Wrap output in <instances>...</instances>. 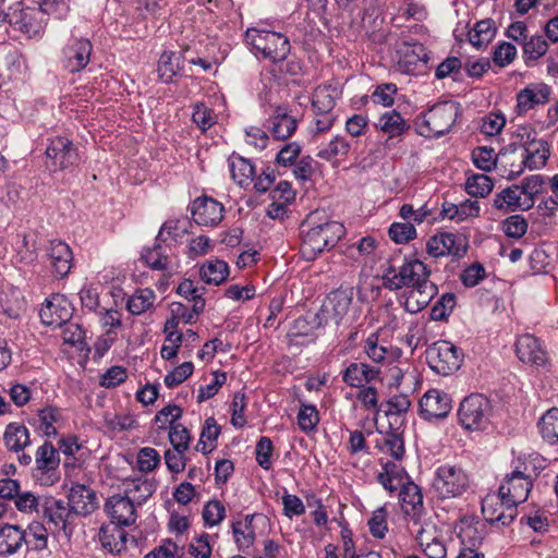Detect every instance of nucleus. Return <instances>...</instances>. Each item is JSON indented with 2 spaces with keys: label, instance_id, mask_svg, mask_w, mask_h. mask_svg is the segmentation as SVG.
I'll return each instance as SVG.
<instances>
[{
  "label": "nucleus",
  "instance_id": "nucleus-19",
  "mask_svg": "<svg viewBox=\"0 0 558 558\" xmlns=\"http://www.w3.org/2000/svg\"><path fill=\"white\" fill-rule=\"evenodd\" d=\"M515 352L520 361L526 364L542 366L547 361V352L532 335H523L517 340Z\"/></svg>",
  "mask_w": 558,
  "mask_h": 558
},
{
  "label": "nucleus",
  "instance_id": "nucleus-33",
  "mask_svg": "<svg viewBox=\"0 0 558 558\" xmlns=\"http://www.w3.org/2000/svg\"><path fill=\"white\" fill-rule=\"evenodd\" d=\"M377 375L378 371L367 364L352 363L345 368L342 378L351 387H362Z\"/></svg>",
  "mask_w": 558,
  "mask_h": 558
},
{
  "label": "nucleus",
  "instance_id": "nucleus-32",
  "mask_svg": "<svg viewBox=\"0 0 558 558\" xmlns=\"http://www.w3.org/2000/svg\"><path fill=\"white\" fill-rule=\"evenodd\" d=\"M156 490V485L147 478L130 480L124 483V495L136 506L144 504Z\"/></svg>",
  "mask_w": 558,
  "mask_h": 558
},
{
  "label": "nucleus",
  "instance_id": "nucleus-7",
  "mask_svg": "<svg viewBox=\"0 0 558 558\" xmlns=\"http://www.w3.org/2000/svg\"><path fill=\"white\" fill-rule=\"evenodd\" d=\"M429 367L437 374L447 376L461 366V354L456 345L449 341H437L426 351Z\"/></svg>",
  "mask_w": 558,
  "mask_h": 558
},
{
  "label": "nucleus",
  "instance_id": "nucleus-29",
  "mask_svg": "<svg viewBox=\"0 0 558 558\" xmlns=\"http://www.w3.org/2000/svg\"><path fill=\"white\" fill-rule=\"evenodd\" d=\"M498 165L504 169V175L508 179L519 177L525 168L527 162L520 151V148H509L498 155Z\"/></svg>",
  "mask_w": 558,
  "mask_h": 558
},
{
  "label": "nucleus",
  "instance_id": "nucleus-4",
  "mask_svg": "<svg viewBox=\"0 0 558 558\" xmlns=\"http://www.w3.org/2000/svg\"><path fill=\"white\" fill-rule=\"evenodd\" d=\"M245 39L248 45L271 62L283 61L290 53L289 39L281 33L251 27L245 33Z\"/></svg>",
  "mask_w": 558,
  "mask_h": 558
},
{
  "label": "nucleus",
  "instance_id": "nucleus-26",
  "mask_svg": "<svg viewBox=\"0 0 558 558\" xmlns=\"http://www.w3.org/2000/svg\"><path fill=\"white\" fill-rule=\"evenodd\" d=\"M128 533L121 525L108 523L100 527L99 541L105 549L111 554H120L125 549Z\"/></svg>",
  "mask_w": 558,
  "mask_h": 558
},
{
  "label": "nucleus",
  "instance_id": "nucleus-24",
  "mask_svg": "<svg viewBox=\"0 0 558 558\" xmlns=\"http://www.w3.org/2000/svg\"><path fill=\"white\" fill-rule=\"evenodd\" d=\"M64 51L66 58L65 66L70 72H77L88 64L92 44L87 39H76Z\"/></svg>",
  "mask_w": 558,
  "mask_h": 558
},
{
  "label": "nucleus",
  "instance_id": "nucleus-48",
  "mask_svg": "<svg viewBox=\"0 0 558 558\" xmlns=\"http://www.w3.org/2000/svg\"><path fill=\"white\" fill-rule=\"evenodd\" d=\"M548 49L547 41L541 35L532 36L523 43V54L526 63L536 61L543 57Z\"/></svg>",
  "mask_w": 558,
  "mask_h": 558
},
{
  "label": "nucleus",
  "instance_id": "nucleus-16",
  "mask_svg": "<svg viewBox=\"0 0 558 558\" xmlns=\"http://www.w3.org/2000/svg\"><path fill=\"white\" fill-rule=\"evenodd\" d=\"M41 322L48 326H62L71 317V310L68 300L61 294H53L40 308Z\"/></svg>",
  "mask_w": 558,
  "mask_h": 558
},
{
  "label": "nucleus",
  "instance_id": "nucleus-47",
  "mask_svg": "<svg viewBox=\"0 0 558 558\" xmlns=\"http://www.w3.org/2000/svg\"><path fill=\"white\" fill-rule=\"evenodd\" d=\"M416 539L428 558H444L446 556V547L444 544L436 538L429 539L425 529L417 531Z\"/></svg>",
  "mask_w": 558,
  "mask_h": 558
},
{
  "label": "nucleus",
  "instance_id": "nucleus-58",
  "mask_svg": "<svg viewBox=\"0 0 558 558\" xmlns=\"http://www.w3.org/2000/svg\"><path fill=\"white\" fill-rule=\"evenodd\" d=\"M502 229L508 236L519 239L526 233L527 222L522 216L513 215L504 221Z\"/></svg>",
  "mask_w": 558,
  "mask_h": 558
},
{
  "label": "nucleus",
  "instance_id": "nucleus-6",
  "mask_svg": "<svg viewBox=\"0 0 558 558\" xmlns=\"http://www.w3.org/2000/svg\"><path fill=\"white\" fill-rule=\"evenodd\" d=\"M47 167L52 171H62L78 166L81 156L77 147L64 136L50 140L46 148Z\"/></svg>",
  "mask_w": 558,
  "mask_h": 558
},
{
  "label": "nucleus",
  "instance_id": "nucleus-37",
  "mask_svg": "<svg viewBox=\"0 0 558 558\" xmlns=\"http://www.w3.org/2000/svg\"><path fill=\"white\" fill-rule=\"evenodd\" d=\"M229 275L228 264L221 259L208 260L199 269V276L208 284H220Z\"/></svg>",
  "mask_w": 558,
  "mask_h": 558
},
{
  "label": "nucleus",
  "instance_id": "nucleus-28",
  "mask_svg": "<svg viewBox=\"0 0 558 558\" xmlns=\"http://www.w3.org/2000/svg\"><path fill=\"white\" fill-rule=\"evenodd\" d=\"M256 518L257 515L255 514H247L243 519L232 523L233 539L239 550L245 551L254 544L255 530L253 521Z\"/></svg>",
  "mask_w": 558,
  "mask_h": 558
},
{
  "label": "nucleus",
  "instance_id": "nucleus-39",
  "mask_svg": "<svg viewBox=\"0 0 558 558\" xmlns=\"http://www.w3.org/2000/svg\"><path fill=\"white\" fill-rule=\"evenodd\" d=\"M542 438L550 444L558 442V409L551 408L546 411L537 423Z\"/></svg>",
  "mask_w": 558,
  "mask_h": 558
},
{
  "label": "nucleus",
  "instance_id": "nucleus-10",
  "mask_svg": "<svg viewBox=\"0 0 558 558\" xmlns=\"http://www.w3.org/2000/svg\"><path fill=\"white\" fill-rule=\"evenodd\" d=\"M532 488V482L521 471H513L507 475L504 483L500 485L498 493L505 499L506 505L517 506L524 502Z\"/></svg>",
  "mask_w": 558,
  "mask_h": 558
},
{
  "label": "nucleus",
  "instance_id": "nucleus-49",
  "mask_svg": "<svg viewBox=\"0 0 558 558\" xmlns=\"http://www.w3.org/2000/svg\"><path fill=\"white\" fill-rule=\"evenodd\" d=\"M180 64V57L175 56L173 52H163L160 56L159 62H158V74L159 77L165 82L168 83L172 80V77L175 75Z\"/></svg>",
  "mask_w": 558,
  "mask_h": 558
},
{
  "label": "nucleus",
  "instance_id": "nucleus-35",
  "mask_svg": "<svg viewBox=\"0 0 558 558\" xmlns=\"http://www.w3.org/2000/svg\"><path fill=\"white\" fill-rule=\"evenodd\" d=\"M350 148V142L344 136L337 135L319 148L317 157L335 163L340 157H345Z\"/></svg>",
  "mask_w": 558,
  "mask_h": 558
},
{
  "label": "nucleus",
  "instance_id": "nucleus-56",
  "mask_svg": "<svg viewBox=\"0 0 558 558\" xmlns=\"http://www.w3.org/2000/svg\"><path fill=\"white\" fill-rule=\"evenodd\" d=\"M226 515L225 506L218 500L208 501L203 509V519L207 525H218Z\"/></svg>",
  "mask_w": 558,
  "mask_h": 558
},
{
  "label": "nucleus",
  "instance_id": "nucleus-14",
  "mask_svg": "<svg viewBox=\"0 0 558 558\" xmlns=\"http://www.w3.org/2000/svg\"><path fill=\"white\" fill-rule=\"evenodd\" d=\"M451 409V398L448 393L438 389L426 391L420 400L421 415L427 421L444 418Z\"/></svg>",
  "mask_w": 558,
  "mask_h": 558
},
{
  "label": "nucleus",
  "instance_id": "nucleus-54",
  "mask_svg": "<svg viewBox=\"0 0 558 558\" xmlns=\"http://www.w3.org/2000/svg\"><path fill=\"white\" fill-rule=\"evenodd\" d=\"M169 440L175 450L186 451L190 447L191 436L185 426L177 423L170 427Z\"/></svg>",
  "mask_w": 558,
  "mask_h": 558
},
{
  "label": "nucleus",
  "instance_id": "nucleus-52",
  "mask_svg": "<svg viewBox=\"0 0 558 558\" xmlns=\"http://www.w3.org/2000/svg\"><path fill=\"white\" fill-rule=\"evenodd\" d=\"M389 236L396 243H408L416 236V229L411 222H393L389 228Z\"/></svg>",
  "mask_w": 558,
  "mask_h": 558
},
{
  "label": "nucleus",
  "instance_id": "nucleus-61",
  "mask_svg": "<svg viewBox=\"0 0 558 558\" xmlns=\"http://www.w3.org/2000/svg\"><path fill=\"white\" fill-rule=\"evenodd\" d=\"M159 462V453L154 448L145 447L137 453V465L142 472H151Z\"/></svg>",
  "mask_w": 558,
  "mask_h": 558
},
{
  "label": "nucleus",
  "instance_id": "nucleus-12",
  "mask_svg": "<svg viewBox=\"0 0 558 558\" xmlns=\"http://www.w3.org/2000/svg\"><path fill=\"white\" fill-rule=\"evenodd\" d=\"M500 494H488L482 501V513L492 524L509 525L517 515L514 506L506 505Z\"/></svg>",
  "mask_w": 558,
  "mask_h": 558
},
{
  "label": "nucleus",
  "instance_id": "nucleus-13",
  "mask_svg": "<svg viewBox=\"0 0 558 558\" xmlns=\"http://www.w3.org/2000/svg\"><path fill=\"white\" fill-rule=\"evenodd\" d=\"M75 514L71 508L62 501L54 498H49L44 505V517L47 523L54 532H63L66 537L72 534V519Z\"/></svg>",
  "mask_w": 558,
  "mask_h": 558
},
{
  "label": "nucleus",
  "instance_id": "nucleus-53",
  "mask_svg": "<svg viewBox=\"0 0 558 558\" xmlns=\"http://www.w3.org/2000/svg\"><path fill=\"white\" fill-rule=\"evenodd\" d=\"M38 416L40 430L48 437L54 436L57 434L54 423L60 418V412L52 407H47L39 411Z\"/></svg>",
  "mask_w": 558,
  "mask_h": 558
},
{
  "label": "nucleus",
  "instance_id": "nucleus-44",
  "mask_svg": "<svg viewBox=\"0 0 558 558\" xmlns=\"http://www.w3.org/2000/svg\"><path fill=\"white\" fill-rule=\"evenodd\" d=\"M35 462L38 470H54L60 462L59 453L51 444L45 442L37 449Z\"/></svg>",
  "mask_w": 558,
  "mask_h": 558
},
{
  "label": "nucleus",
  "instance_id": "nucleus-57",
  "mask_svg": "<svg viewBox=\"0 0 558 558\" xmlns=\"http://www.w3.org/2000/svg\"><path fill=\"white\" fill-rule=\"evenodd\" d=\"M456 306V295L453 293L444 294L433 306L430 316L434 320L445 319Z\"/></svg>",
  "mask_w": 558,
  "mask_h": 558
},
{
  "label": "nucleus",
  "instance_id": "nucleus-64",
  "mask_svg": "<svg viewBox=\"0 0 558 558\" xmlns=\"http://www.w3.org/2000/svg\"><path fill=\"white\" fill-rule=\"evenodd\" d=\"M271 201L290 205L295 199V191L288 181H280L270 192Z\"/></svg>",
  "mask_w": 558,
  "mask_h": 558
},
{
  "label": "nucleus",
  "instance_id": "nucleus-63",
  "mask_svg": "<svg viewBox=\"0 0 558 558\" xmlns=\"http://www.w3.org/2000/svg\"><path fill=\"white\" fill-rule=\"evenodd\" d=\"M517 56V48L510 43H502L494 50L493 60L498 66H506L511 63Z\"/></svg>",
  "mask_w": 558,
  "mask_h": 558
},
{
  "label": "nucleus",
  "instance_id": "nucleus-8",
  "mask_svg": "<svg viewBox=\"0 0 558 558\" xmlns=\"http://www.w3.org/2000/svg\"><path fill=\"white\" fill-rule=\"evenodd\" d=\"M489 401L482 395H471L463 399L458 415L461 425L469 430H480L488 422Z\"/></svg>",
  "mask_w": 558,
  "mask_h": 558
},
{
  "label": "nucleus",
  "instance_id": "nucleus-41",
  "mask_svg": "<svg viewBox=\"0 0 558 558\" xmlns=\"http://www.w3.org/2000/svg\"><path fill=\"white\" fill-rule=\"evenodd\" d=\"M155 300L151 289H138L128 300L126 307L133 315H141L153 307Z\"/></svg>",
  "mask_w": 558,
  "mask_h": 558
},
{
  "label": "nucleus",
  "instance_id": "nucleus-30",
  "mask_svg": "<svg viewBox=\"0 0 558 558\" xmlns=\"http://www.w3.org/2000/svg\"><path fill=\"white\" fill-rule=\"evenodd\" d=\"M520 151L527 162V168L538 169L545 166L549 157V146L547 142L543 140H532L527 142L524 148H520Z\"/></svg>",
  "mask_w": 558,
  "mask_h": 558
},
{
  "label": "nucleus",
  "instance_id": "nucleus-46",
  "mask_svg": "<svg viewBox=\"0 0 558 558\" xmlns=\"http://www.w3.org/2000/svg\"><path fill=\"white\" fill-rule=\"evenodd\" d=\"M493 181L486 174H474L468 178L465 190L469 195L474 197H485L493 190Z\"/></svg>",
  "mask_w": 558,
  "mask_h": 558
},
{
  "label": "nucleus",
  "instance_id": "nucleus-23",
  "mask_svg": "<svg viewBox=\"0 0 558 558\" xmlns=\"http://www.w3.org/2000/svg\"><path fill=\"white\" fill-rule=\"evenodd\" d=\"M298 121L289 114L288 109L278 106L269 120V132L277 140H287L296 130Z\"/></svg>",
  "mask_w": 558,
  "mask_h": 558
},
{
  "label": "nucleus",
  "instance_id": "nucleus-9",
  "mask_svg": "<svg viewBox=\"0 0 558 558\" xmlns=\"http://www.w3.org/2000/svg\"><path fill=\"white\" fill-rule=\"evenodd\" d=\"M47 14L37 7L15 9L9 13L8 23L28 37L38 35L47 23Z\"/></svg>",
  "mask_w": 558,
  "mask_h": 558
},
{
  "label": "nucleus",
  "instance_id": "nucleus-36",
  "mask_svg": "<svg viewBox=\"0 0 558 558\" xmlns=\"http://www.w3.org/2000/svg\"><path fill=\"white\" fill-rule=\"evenodd\" d=\"M399 498L401 507L407 514H410L411 512L415 513L423 507V495L421 489L412 482H408L402 485Z\"/></svg>",
  "mask_w": 558,
  "mask_h": 558
},
{
  "label": "nucleus",
  "instance_id": "nucleus-45",
  "mask_svg": "<svg viewBox=\"0 0 558 558\" xmlns=\"http://www.w3.org/2000/svg\"><path fill=\"white\" fill-rule=\"evenodd\" d=\"M378 128L390 136H397L403 133L407 128L404 119L397 111L384 113L378 120Z\"/></svg>",
  "mask_w": 558,
  "mask_h": 558
},
{
  "label": "nucleus",
  "instance_id": "nucleus-43",
  "mask_svg": "<svg viewBox=\"0 0 558 558\" xmlns=\"http://www.w3.org/2000/svg\"><path fill=\"white\" fill-rule=\"evenodd\" d=\"M335 89L330 86H318L313 94L312 106L314 112L332 111L336 105Z\"/></svg>",
  "mask_w": 558,
  "mask_h": 558
},
{
  "label": "nucleus",
  "instance_id": "nucleus-21",
  "mask_svg": "<svg viewBox=\"0 0 558 558\" xmlns=\"http://www.w3.org/2000/svg\"><path fill=\"white\" fill-rule=\"evenodd\" d=\"M352 299V292L348 290H337L331 292L322 307V312L325 314L326 319H330L338 325L348 314Z\"/></svg>",
  "mask_w": 558,
  "mask_h": 558
},
{
  "label": "nucleus",
  "instance_id": "nucleus-50",
  "mask_svg": "<svg viewBox=\"0 0 558 558\" xmlns=\"http://www.w3.org/2000/svg\"><path fill=\"white\" fill-rule=\"evenodd\" d=\"M142 259L148 265L151 269L155 270H165L168 268L169 258L163 253L162 247L160 245H155L154 247L145 248L142 253Z\"/></svg>",
  "mask_w": 558,
  "mask_h": 558
},
{
  "label": "nucleus",
  "instance_id": "nucleus-62",
  "mask_svg": "<svg viewBox=\"0 0 558 558\" xmlns=\"http://www.w3.org/2000/svg\"><path fill=\"white\" fill-rule=\"evenodd\" d=\"M194 366L192 362H184L165 377L167 387L172 388L182 384L193 373Z\"/></svg>",
  "mask_w": 558,
  "mask_h": 558
},
{
  "label": "nucleus",
  "instance_id": "nucleus-42",
  "mask_svg": "<svg viewBox=\"0 0 558 558\" xmlns=\"http://www.w3.org/2000/svg\"><path fill=\"white\" fill-rule=\"evenodd\" d=\"M495 28L490 20L480 21L469 34V40L472 46L481 49L486 47L495 36Z\"/></svg>",
  "mask_w": 558,
  "mask_h": 558
},
{
  "label": "nucleus",
  "instance_id": "nucleus-59",
  "mask_svg": "<svg viewBox=\"0 0 558 558\" xmlns=\"http://www.w3.org/2000/svg\"><path fill=\"white\" fill-rule=\"evenodd\" d=\"M182 415V410L180 407L175 404H169L161 409L155 416V423L157 424L158 428L162 429L166 428L168 425L170 427L175 423L178 418H180Z\"/></svg>",
  "mask_w": 558,
  "mask_h": 558
},
{
  "label": "nucleus",
  "instance_id": "nucleus-25",
  "mask_svg": "<svg viewBox=\"0 0 558 558\" xmlns=\"http://www.w3.org/2000/svg\"><path fill=\"white\" fill-rule=\"evenodd\" d=\"M550 88L545 84L525 87L517 95V108L520 113L533 109L537 105L546 104L549 99Z\"/></svg>",
  "mask_w": 558,
  "mask_h": 558
},
{
  "label": "nucleus",
  "instance_id": "nucleus-31",
  "mask_svg": "<svg viewBox=\"0 0 558 558\" xmlns=\"http://www.w3.org/2000/svg\"><path fill=\"white\" fill-rule=\"evenodd\" d=\"M25 542V532L16 525L7 524L0 529V555L15 554Z\"/></svg>",
  "mask_w": 558,
  "mask_h": 558
},
{
  "label": "nucleus",
  "instance_id": "nucleus-5",
  "mask_svg": "<svg viewBox=\"0 0 558 558\" xmlns=\"http://www.w3.org/2000/svg\"><path fill=\"white\" fill-rule=\"evenodd\" d=\"M432 487L440 499L457 498L469 489L470 478L462 468L445 464L437 469Z\"/></svg>",
  "mask_w": 558,
  "mask_h": 558
},
{
  "label": "nucleus",
  "instance_id": "nucleus-51",
  "mask_svg": "<svg viewBox=\"0 0 558 558\" xmlns=\"http://www.w3.org/2000/svg\"><path fill=\"white\" fill-rule=\"evenodd\" d=\"M474 165L484 170L490 171L494 167L498 166V155H495L493 148L477 147L472 153Z\"/></svg>",
  "mask_w": 558,
  "mask_h": 558
},
{
  "label": "nucleus",
  "instance_id": "nucleus-11",
  "mask_svg": "<svg viewBox=\"0 0 558 558\" xmlns=\"http://www.w3.org/2000/svg\"><path fill=\"white\" fill-rule=\"evenodd\" d=\"M426 252L436 258L447 255L461 257L466 253V243L464 239L453 233H439L427 240Z\"/></svg>",
  "mask_w": 558,
  "mask_h": 558
},
{
  "label": "nucleus",
  "instance_id": "nucleus-17",
  "mask_svg": "<svg viewBox=\"0 0 558 558\" xmlns=\"http://www.w3.org/2000/svg\"><path fill=\"white\" fill-rule=\"evenodd\" d=\"M192 216L197 225L216 226L223 218V206L214 198L198 197L193 203Z\"/></svg>",
  "mask_w": 558,
  "mask_h": 558
},
{
  "label": "nucleus",
  "instance_id": "nucleus-55",
  "mask_svg": "<svg viewBox=\"0 0 558 558\" xmlns=\"http://www.w3.org/2000/svg\"><path fill=\"white\" fill-rule=\"evenodd\" d=\"M192 120L203 132H205L216 123V116L211 109L206 107L204 104L198 102L194 107Z\"/></svg>",
  "mask_w": 558,
  "mask_h": 558
},
{
  "label": "nucleus",
  "instance_id": "nucleus-20",
  "mask_svg": "<svg viewBox=\"0 0 558 558\" xmlns=\"http://www.w3.org/2000/svg\"><path fill=\"white\" fill-rule=\"evenodd\" d=\"M397 54L398 65L407 73L415 71L420 63L426 64L428 61L425 48L420 43H399Z\"/></svg>",
  "mask_w": 558,
  "mask_h": 558
},
{
  "label": "nucleus",
  "instance_id": "nucleus-3",
  "mask_svg": "<svg viewBox=\"0 0 558 558\" xmlns=\"http://www.w3.org/2000/svg\"><path fill=\"white\" fill-rule=\"evenodd\" d=\"M459 113V106L452 101H444L433 106L416 120L420 135L425 137H439L448 133L454 124Z\"/></svg>",
  "mask_w": 558,
  "mask_h": 558
},
{
  "label": "nucleus",
  "instance_id": "nucleus-15",
  "mask_svg": "<svg viewBox=\"0 0 558 558\" xmlns=\"http://www.w3.org/2000/svg\"><path fill=\"white\" fill-rule=\"evenodd\" d=\"M136 505L124 494L113 495L107 499L105 510L111 519V523L129 526L136 520Z\"/></svg>",
  "mask_w": 558,
  "mask_h": 558
},
{
  "label": "nucleus",
  "instance_id": "nucleus-22",
  "mask_svg": "<svg viewBox=\"0 0 558 558\" xmlns=\"http://www.w3.org/2000/svg\"><path fill=\"white\" fill-rule=\"evenodd\" d=\"M48 255L54 275L60 278L68 276L73 260L70 246L63 241L53 240L50 242Z\"/></svg>",
  "mask_w": 558,
  "mask_h": 558
},
{
  "label": "nucleus",
  "instance_id": "nucleus-1",
  "mask_svg": "<svg viewBox=\"0 0 558 558\" xmlns=\"http://www.w3.org/2000/svg\"><path fill=\"white\" fill-rule=\"evenodd\" d=\"M430 270L418 260L403 263L398 269L389 267L384 276V284L391 291L405 288L404 310L411 314L425 308L438 292L437 286L429 279Z\"/></svg>",
  "mask_w": 558,
  "mask_h": 558
},
{
  "label": "nucleus",
  "instance_id": "nucleus-60",
  "mask_svg": "<svg viewBox=\"0 0 558 558\" xmlns=\"http://www.w3.org/2000/svg\"><path fill=\"white\" fill-rule=\"evenodd\" d=\"M301 154V146L296 142L284 144L276 156V162L282 167L292 166Z\"/></svg>",
  "mask_w": 558,
  "mask_h": 558
},
{
  "label": "nucleus",
  "instance_id": "nucleus-40",
  "mask_svg": "<svg viewBox=\"0 0 558 558\" xmlns=\"http://www.w3.org/2000/svg\"><path fill=\"white\" fill-rule=\"evenodd\" d=\"M230 171L233 180L240 186H247L254 180L255 168L248 159L233 157L230 161Z\"/></svg>",
  "mask_w": 558,
  "mask_h": 558
},
{
  "label": "nucleus",
  "instance_id": "nucleus-27",
  "mask_svg": "<svg viewBox=\"0 0 558 558\" xmlns=\"http://www.w3.org/2000/svg\"><path fill=\"white\" fill-rule=\"evenodd\" d=\"M364 351L367 356L376 363L392 362L399 356V349L386 345L379 341L376 333H372L365 341Z\"/></svg>",
  "mask_w": 558,
  "mask_h": 558
},
{
  "label": "nucleus",
  "instance_id": "nucleus-38",
  "mask_svg": "<svg viewBox=\"0 0 558 558\" xmlns=\"http://www.w3.org/2000/svg\"><path fill=\"white\" fill-rule=\"evenodd\" d=\"M4 444L9 450L21 451L29 444L28 429L19 423H11L7 426Z\"/></svg>",
  "mask_w": 558,
  "mask_h": 558
},
{
  "label": "nucleus",
  "instance_id": "nucleus-34",
  "mask_svg": "<svg viewBox=\"0 0 558 558\" xmlns=\"http://www.w3.org/2000/svg\"><path fill=\"white\" fill-rule=\"evenodd\" d=\"M494 205L496 208H504L506 206L520 208L523 210L531 208L530 198H527L525 195H522V191L518 187V185L505 189L501 193H499L494 199Z\"/></svg>",
  "mask_w": 558,
  "mask_h": 558
},
{
  "label": "nucleus",
  "instance_id": "nucleus-2",
  "mask_svg": "<svg viewBox=\"0 0 558 558\" xmlns=\"http://www.w3.org/2000/svg\"><path fill=\"white\" fill-rule=\"evenodd\" d=\"M311 219L303 225L301 244L302 255L310 260L315 259L325 250L333 247L345 233L344 226L338 221L327 220L312 226Z\"/></svg>",
  "mask_w": 558,
  "mask_h": 558
},
{
  "label": "nucleus",
  "instance_id": "nucleus-18",
  "mask_svg": "<svg viewBox=\"0 0 558 558\" xmlns=\"http://www.w3.org/2000/svg\"><path fill=\"white\" fill-rule=\"evenodd\" d=\"M68 499V505L75 515H87L98 508L95 490L82 484L71 487Z\"/></svg>",
  "mask_w": 558,
  "mask_h": 558
}]
</instances>
